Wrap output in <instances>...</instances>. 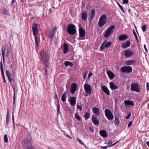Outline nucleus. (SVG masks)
Wrapping results in <instances>:
<instances>
[{"mask_svg":"<svg viewBox=\"0 0 149 149\" xmlns=\"http://www.w3.org/2000/svg\"><path fill=\"white\" fill-rule=\"evenodd\" d=\"M22 140V143L24 149H34L31 143V139L30 136Z\"/></svg>","mask_w":149,"mask_h":149,"instance_id":"1","label":"nucleus"},{"mask_svg":"<svg viewBox=\"0 0 149 149\" xmlns=\"http://www.w3.org/2000/svg\"><path fill=\"white\" fill-rule=\"evenodd\" d=\"M75 26L72 24H69L67 27V31L71 35H74L76 32Z\"/></svg>","mask_w":149,"mask_h":149,"instance_id":"2","label":"nucleus"},{"mask_svg":"<svg viewBox=\"0 0 149 149\" xmlns=\"http://www.w3.org/2000/svg\"><path fill=\"white\" fill-rule=\"evenodd\" d=\"M107 19V15L105 14L103 15L99 19L98 23L99 26L100 27L103 26L106 23Z\"/></svg>","mask_w":149,"mask_h":149,"instance_id":"3","label":"nucleus"},{"mask_svg":"<svg viewBox=\"0 0 149 149\" xmlns=\"http://www.w3.org/2000/svg\"><path fill=\"white\" fill-rule=\"evenodd\" d=\"M115 26L113 25H112L106 31L104 35V36L105 38H107L109 37L111 33L113 32L114 30L115 29Z\"/></svg>","mask_w":149,"mask_h":149,"instance_id":"4","label":"nucleus"},{"mask_svg":"<svg viewBox=\"0 0 149 149\" xmlns=\"http://www.w3.org/2000/svg\"><path fill=\"white\" fill-rule=\"evenodd\" d=\"M6 49H7V51L6 52V57H8L10 54V51L9 48L8 46V45H6L4 47V49H2V54L3 55V62H5V54L6 51Z\"/></svg>","mask_w":149,"mask_h":149,"instance_id":"5","label":"nucleus"},{"mask_svg":"<svg viewBox=\"0 0 149 149\" xmlns=\"http://www.w3.org/2000/svg\"><path fill=\"white\" fill-rule=\"evenodd\" d=\"M47 51L46 50L42 49L40 51V54L42 59L43 61L45 66L47 65Z\"/></svg>","mask_w":149,"mask_h":149,"instance_id":"6","label":"nucleus"},{"mask_svg":"<svg viewBox=\"0 0 149 149\" xmlns=\"http://www.w3.org/2000/svg\"><path fill=\"white\" fill-rule=\"evenodd\" d=\"M140 86L137 83H133L131 85L130 90L137 92H140Z\"/></svg>","mask_w":149,"mask_h":149,"instance_id":"7","label":"nucleus"},{"mask_svg":"<svg viewBox=\"0 0 149 149\" xmlns=\"http://www.w3.org/2000/svg\"><path fill=\"white\" fill-rule=\"evenodd\" d=\"M104 112L108 120H112L113 119V114L110 110L108 109H105Z\"/></svg>","mask_w":149,"mask_h":149,"instance_id":"8","label":"nucleus"},{"mask_svg":"<svg viewBox=\"0 0 149 149\" xmlns=\"http://www.w3.org/2000/svg\"><path fill=\"white\" fill-rule=\"evenodd\" d=\"M123 72L130 73L132 71V68L131 66H124L122 67L120 69Z\"/></svg>","mask_w":149,"mask_h":149,"instance_id":"9","label":"nucleus"},{"mask_svg":"<svg viewBox=\"0 0 149 149\" xmlns=\"http://www.w3.org/2000/svg\"><path fill=\"white\" fill-rule=\"evenodd\" d=\"M111 42H107V41L105 40L102 44L100 47V49L103 50L105 48L109 47L111 45Z\"/></svg>","mask_w":149,"mask_h":149,"instance_id":"10","label":"nucleus"},{"mask_svg":"<svg viewBox=\"0 0 149 149\" xmlns=\"http://www.w3.org/2000/svg\"><path fill=\"white\" fill-rule=\"evenodd\" d=\"M85 91L87 94H90L91 93V86L88 84H85L84 86Z\"/></svg>","mask_w":149,"mask_h":149,"instance_id":"11","label":"nucleus"},{"mask_svg":"<svg viewBox=\"0 0 149 149\" xmlns=\"http://www.w3.org/2000/svg\"><path fill=\"white\" fill-rule=\"evenodd\" d=\"M32 28L33 35H37L38 31V25L35 23L33 24Z\"/></svg>","mask_w":149,"mask_h":149,"instance_id":"12","label":"nucleus"},{"mask_svg":"<svg viewBox=\"0 0 149 149\" xmlns=\"http://www.w3.org/2000/svg\"><path fill=\"white\" fill-rule=\"evenodd\" d=\"M56 29V27L52 29L49 33L48 38L50 39H52L53 38L54 34L55 33Z\"/></svg>","mask_w":149,"mask_h":149,"instance_id":"13","label":"nucleus"},{"mask_svg":"<svg viewBox=\"0 0 149 149\" xmlns=\"http://www.w3.org/2000/svg\"><path fill=\"white\" fill-rule=\"evenodd\" d=\"M133 52L131 50L127 49L125 51V56L126 57H129L133 55Z\"/></svg>","mask_w":149,"mask_h":149,"instance_id":"14","label":"nucleus"},{"mask_svg":"<svg viewBox=\"0 0 149 149\" xmlns=\"http://www.w3.org/2000/svg\"><path fill=\"white\" fill-rule=\"evenodd\" d=\"M33 36H34L35 40V47L37 49H38L40 42V38L37 35H33Z\"/></svg>","mask_w":149,"mask_h":149,"instance_id":"15","label":"nucleus"},{"mask_svg":"<svg viewBox=\"0 0 149 149\" xmlns=\"http://www.w3.org/2000/svg\"><path fill=\"white\" fill-rule=\"evenodd\" d=\"M77 88V85L75 83H72L71 86L70 91L72 94L74 93Z\"/></svg>","mask_w":149,"mask_h":149,"instance_id":"16","label":"nucleus"},{"mask_svg":"<svg viewBox=\"0 0 149 149\" xmlns=\"http://www.w3.org/2000/svg\"><path fill=\"white\" fill-rule=\"evenodd\" d=\"M130 41L129 40H127L122 44L121 47L123 49L126 48L130 46Z\"/></svg>","mask_w":149,"mask_h":149,"instance_id":"17","label":"nucleus"},{"mask_svg":"<svg viewBox=\"0 0 149 149\" xmlns=\"http://www.w3.org/2000/svg\"><path fill=\"white\" fill-rule=\"evenodd\" d=\"M92 119L93 123L95 125H99V121L97 119V117L95 115H93L92 117Z\"/></svg>","mask_w":149,"mask_h":149,"instance_id":"18","label":"nucleus"},{"mask_svg":"<svg viewBox=\"0 0 149 149\" xmlns=\"http://www.w3.org/2000/svg\"><path fill=\"white\" fill-rule=\"evenodd\" d=\"M102 91L107 95H110L109 91L107 88L105 86H103L102 87Z\"/></svg>","mask_w":149,"mask_h":149,"instance_id":"19","label":"nucleus"},{"mask_svg":"<svg viewBox=\"0 0 149 149\" xmlns=\"http://www.w3.org/2000/svg\"><path fill=\"white\" fill-rule=\"evenodd\" d=\"M79 36L81 37H84L85 35V31L82 28H80L79 29Z\"/></svg>","mask_w":149,"mask_h":149,"instance_id":"20","label":"nucleus"},{"mask_svg":"<svg viewBox=\"0 0 149 149\" xmlns=\"http://www.w3.org/2000/svg\"><path fill=\"white\" fill-rule=\"evenodd\" d=\"M128 38V36L126 35L123 34L120 35L118 38L120 40L124 41Z\"/></svg>","mask_w":149,"mask_h":149,"instance_id":"21","label":"nucleus"},{"mask_svg":"<svg viewBox=\"0 0 149 149\" xmlns=\"http://www.w3.org/2000/svg\"><path fill=\"white\" fill-rule=\"evenodd\" d=\"M76 98L75 97H72L70 98V103L72 106L75 105L76 104Z\"/></svg>","mask_w":149,"mask_h":149,"instance_id":"22","label":"nucleus"},{"mask_svg":"<svg viewBox=\"0 0 149 149\" xmlns=\"http://www.w3.org/2000/svg\"><path fill=\"white\" fill-rule=\"evenodd\" d=\"M92 110L96 116H98L100 114V112L99 108L96 107H93L92 109Z\"/></svg>","mask_w":149,"mask_h":149,"instance_id":"23","label":"nucleus"},{"mask_svg":"<svg viewBox=\"0 0 149 149\" xmlns=\"http://www.w3.org/2000/svg\"><path fill=\"white\" fill-rule=\"evenodd\" d=\"M95 10L94 9H93L91 10V14L90 15V20H92L94 18V17H95Z\"/></svg>","mask_w":149,"mask_h":149,"instance_id":"24","label":"nucleus"},{"mask_svg":"<svg viewBox=\"0 0 149 149\" xmlns=\"http://www.w3.org/2000/svg\"><path fill=\"white\" fill-rule=\"evenodd\" d=\"M6 73L8 77L9 80L10 82H12L13 81V79L10 73L8 70H7L6 71Z\"/></svg>","mask_w":149,"mask_h":149,"instance_id":"25","label":"nucleus"},{"mask_svg":"<svg viewBox=\"0 0 149 149\" xmlns=\"http://www.w3.org/2000/svg\"><path fill=\"white\" fill-rule=\"evenodd\" d=\"M110 87L112 90H114L118 88V87L115 85L112 82L110 83Z\"/></svg>","mask_w":149,"mask_h":149,"instance_id":"26","label":"nucleus"},{"mask_svg":"<svg viewBox=\"0 0 149 149\" xmlns=\"http://www.w3.org/2000/svg\"><path fill=\"white\" fill-rule=\"evenodd\" d=\"M100 135L103 137H107V134L106 131L104 130H101L100 131Z\"/></svg>","mask_w":149,"mask_h":149,"instance_id":"27","label":"nucleus"},{"mask_svg":"<svg viewBox=\"0 0 149 149\" xmlns=\"http://www.w3.org/2000/svg\"><path fill=\"white\" fill-rule=\"evenodd\" d=\"M68 93L67 91L65 92L63 95H62L61 96V100L63 102H65L66 100V98L67 97L66 96V94H67Z\"/></svg>","mask_w":149,"mask_h":149,"instance_id":"28","label":"nucleus"},{"mask_svg":"<svg viewBox=\"0 0 149 149\" xmlns=\"http://www.w3.org/2000/svg\"><path fill=\"white\" fill-rule=\"evenodd\" d=\"M136 61L134 60H129L125 62V63L127 65H132V64L135 63Z\"/></svg>","mask_w":149,"mask_h":149,"instance_id":"29","label":"nucleus"},{"mask_svg":"<svg viewBox=\"0 0 149 149\" xmlns=\"http://www.w3.org/2000/svg\"><path fill=\"white\" fill-rule=\"evenodd\" d=\"M64 47V50H63V52L64 54H66L68 49V45L66 43H64L63 45Z\"/></svg>","mask_w":149,"mask_h":149,"instance_id":"30","label":"nucleus"},{"mask_svg":"<svg viewBox=\"0 0 149 149\" xmlns=\"http://www.w3.org/2000/svg\"><path fill=\"white\" fill-rule=\"evenodd\" d=\"M88 17L87 13L85 12L84 11L82 13V19L84 20H86L87 19Z\"/></svg>","mask_w":149,"mask_h":149,"instance_id":"31","label":"nucleus"},{"mask_svg":"<svg viewBox=\"0 0 149 149\" xmlns=\"http://www.w3.org/2000/svg\"><path fill=\"white\" fill-rule=\"evenodd\" d=\"M107 74L111 79H113L114 77V74L111 71H109L107 72Z\"/></svg>","mask_w":149,"mask_h":149,"instance_id":"32","label":"nucleus"},{"mask_svg":"<svg viewBox=\"0 0 149 149\" xmlns=\"http://www.w3.org/2000/svg\"><path fill=\"white\" fill-rule=\"evenodd\" d=\"M124 103L126 105H128L133 106L134 105V104L132 101H131L130 100H125L124 101Z\"/></svg>","mask_w":149,"mask_h":149,"instance_id":"33","label":"nucleus"},{"mask_svg":"<svg viewBox=\"0 0 149 149\" xmlns=\"http://www.w3.org/2000/svg\"><path fill=\"white\" fill-rule=\"evenodd\" d=\"M64 65L66 67H67L68 66H70L71 67L73 65L72 62L68 61H65L64 63Z\"/></svg>","mask_w":149,"mask_h":149,"instance_id":"34","label":"nucleus"},{"mask_svg":"<svg viewBox=\"0 0 149 149\" xmlns=\"http://www.w3.org/2000/svg\"><path fill=\"white\" fill-rule=\"evenodd\" d=\"M120 122V121L119 118L117 116H115L114 120L115 124L116 125H118L119 124Z\"/></svg>","mask_w":149,"mask_h":149,"instance_id":"35","label":"nucleus"},{"mask_svg":"<svg viewBox=\"0 0 149 149\" xmlns=\"http://www.w3.org/2000/svg\"><path fill=\"white\" fill-rule=\"evenodd\" d=\"M75 117L76 119L79 121H81V117L79 115L78 113H75L74 114Z\"/></svg>","mask_w":149,"mask_h":149,"instance_id":"36","label":"nucleus"},{"mask_svg":"<svg viewBox=\"0 0 149 149\" xmlns=\"http://www.w3.org/2000/svg\"><path fill=\"white\" fill-rule=\"evenodd\" d=\"M90 116V114L88 113H85L84 116L86 120H87L89 118Z\"/></svg>","mask_w":149,"mask_h":149,"instance_id":"37","label":"nucleus"},{"mask_svg":"<svg viewBox=\"0 0 149 149\" xmlns=\"http://www.w3.org/2000/svg\"><path fill=\"white\" fill-rule=\"evenodd\" d=\"M8 109V111H7V114L6 123L7 124H8L9 122V116L8 109Z\"/></svg>","mask_w":149,"mask_h":149,"instance_id":"38","label":"nucleus"},{"mask_svg":"<svg viewBox=\"0 0 149 149\" xmlns=\"http://www.w3.org/2000/svg\"><path fill=\"white\" fill-rule=\"evenodd\" d=\"M3 13L6 15H9V13L8 10L6 9H4L3 10Z\"/></svg>","mask_w":149,"mask_h":149,"instance_id":"39","label":"nucleus"},{"mask_svg":"<svg viewBox=\"0 0 149 149\" xmlns=\"http://www.w3.org/2000/svg\"><path fill=\"white\" fill-rule=\"evenodd\" d=\"M4 141L6 143L8 142V138L7 134H5L4 135Z\"/></svg>","mask_w":149,"mask_h":149,"instance_id":"40","label":"nucleus"},{"mask_svg":"<svg viewBox=\"0 0 149 149\" xmlns=\"http://www.w3.org/2000/svg\"><path fill=\"white\" fill-rule=\"evenodd\" d=\"M14 96H13V104L15 105V89H14Z\"/></svg>","mask_w":149,"mask_h":149,"instance_id":"41","label":"nucleus"},{"mask_svg":"<svg viewBox=\"0 0 149 149\" xmlns=\"http://www.w3.org/2000/svg\"><path fill=\"white\" fill-rule=\"evenodd\" d=\"M142 29L143 31H145L146 29V25L144 24L142 27Z\"/></svg>","mask_w":149,"mask_h":149,"instance_id":"42","label":"nucleus"},{"mask_svg":"<svg viewBox=\"0 0 149 149\" xmlns=\"http://www.w3.org/2000/svg\"><path fill=\"white\" fill-rule=\"evenodd\" d=\"M77 108L81 111L82 110V106L81 105H79L78 104L77 105Z\"/></svg>","mask_w":149,"mask_h":149,"instance_id":"43","label":"nucleus"},{"mask_svg":"<svg viewBox=\"0 0 149 149\" xmlns=\"http://www.w3.org/2000/svg\"><path fill=\"white\" fill-rule=\"evenodd\" d=\"M84 75L83 77L84 80H85L87 76V73L84 72Z\"/></svg>","mask_w":149,"mask_h":149,"instance_id":"44","label":"nucleus"},{"mask_svg":"<svg viewBox=\"0 0 149 149\" xmlns=\"http://www.w3.org/2000/svg\"><path fill=\"white\" fill-rule=\"evenodd\" d=\"M118 6H119V7H120V8L121 9V10L123 12H125V11L124 10V9H123V7L121 6L120 5V3H118Z\"/></svg>","mask_w":149,"mask_h":149,"instance_id":"45","label":"nucleus"},{"mask_svg":"<svg viewBox=\"0 0 149 149\" xmlns=\"http://www.w3.org/2000/svg\"><path fill=\"white\" fill-rule=\"evenodd\" d=\"M60 107L59 103V102H58V105H57V112L58 113H59L60 111Z\"/></svg>","mask_w":149,"mask_h":149,"instance_id":"46","label":"nucleus"},{"mask_svg":"<svg viewBox=\"0 0 149 149\" xmlns=\"http://www.w3.org/2000/svg\"><path fill=\"white\" fill-rule=\"evenodd\" d=\"M133 34H134V36H135L136 39L137 41H138V37H137V36L136 35V33H135V31H133Z\"/></svg>","mask_w":149,"mask_h":149,"instance_id":"47","label":"nucleus"},{"mask_svg":"<svg viewBox=\"0 0 149 149\" xmlns=\"http://www.w3.org/2000/svg\"><path fill=\"white\" fill-rule=\"evenodd\" d=\"M131 116V114L130 113H129L127 115V116H126V119H128Z\"/></svg>","mask_w":149,"mask_h":149,"instance_id":"48","label":"nucleus"},{"mask_svg":"<svg viewBox=\"0 0 149 149\" xmlns=\"http://www.w3.org/2000/svg\"><path fill=\"white\" fill-rule=\"evenodd\" d=\"M1 71L2 75H4L3 68H1Z\"/></svg>","mask_w":149,"mask_h":149,"instance_id":"49","label":"nucleus"},{"mask_svg":"<svg viewBox=\"0 0 149 149\" xmlns=\"http://www.w3.org/2000/svg\"><path fill=\"white\" fill-rule=\"evenodd\" d=\"M147 90L148 91L149 90V84L148 82H147L146 84Z\"/></svg>","mask_w":149,"mask_h":149,"instance_id":"50","label":"nucleus"},{"mask_svg":"<svg viewBox=\"0 0 149 149\" xmlns=\"http://www.w3.org/2000/svg\"><path fill=\"white\" fill-rule=\"evenodd\" d=\"M128 2V0H124L123 1V3L124 4H127Z\"/></svg>","mask_w":149,"mask_h":149,"instance_id":"51","label":"nucleus"},{"mask_svg":"<svg viewBox=\"0 0 149 149\" xmlns=\"http://www.w3.org/2000/svg\"><path fill=\"white\" fill-rule=\"evenodd\" d=\"M132 121H130L128 124V127L129 128L130 126L132 125Z\"/></svg>","mask_w":149,"mask_h":149,"instance_id":"52","label":"nucleus"},{"mask_svg":"<svg viewBox=\"0 0 149 149\" xmlns=\"http://www.w3.org/2000/svg\"><path fill=\"white\" fill-rule=\"evenodd\" d=\"M54 97L55 99H57V100H58V97L56 93H55V94L54 96Z\"/></svg>","mask_w":149,"mask_h":149,"instance_id":"53","label":"nucleus"},{"mask_svg":"<svg viewBox=\"0 0 149 149\" xmlns=\"http://www.w3.org/2000/svg\"><path fill=\"white\" fill-rule=\"evenodd\" d=\"M92 74H93L91 72H90L88 74V78L89 79L92 76Z\"/></svg>","mask_w":149,"mask_h":149,"instance_id":"54","label":"nucleus"},{"mask_svg":"<svg viewBox=\"0 0 149 149\" xmlns=\"http://www.w3.org/2000/svg\"><path fill=\"white\" fill-rule=\"evenodd\" d=\"M78 140L80 142V143L83 145H84V144L82 142V141H81V140H80L78 138Z\"/></svg>","mask_w":149,"mask_h":149,"instance_id":"55","label":"nucleus"},{"mask_svg":"<svg viewBox=\"0 0 149 149\" xmlns=\"http://www.w3.org/2000/svg\"><path fill=\"white\" fill-rule=\"evenodd\" d=\"M109 146H102L101 148H102L103 149H106L107 147Z\"/></svg>","mask_w":149,"mask_h":149,"instance_id":"56","label":"nucleus"},{"mask_svg":"<svg viewBox=\"0 0 149 149\" xmlns=\"http://www.w3.org/2000/svg\"><path fill=\"white\" fill-rule=\"evenodd\" d=\"M2 77H3V81H4V83H6V80H5V76H4V75H2Z\"/></svg>","mask_w":149,"mask_h":149,"instance_id":"57","label":"nucleus"},{"mask_svg":"<svg viewBox=\"0 0 149 149\" xmlns=\"http://www.w3.org/2000/svg\"><path fill=\"white\" fill-rule=\"evenodd\" d=\"M0 68H3V64H2V62H1L0 63Z\"/></svg>","mask_w":149,"mask_h":149,"instance_id":"58","label":"nucleus"},{"mask_svg":"<svg viewBox=\"0 0 149 149\" xmlns=\"http://www.w3.org/2000/svg\"><path fill=\"white\" fill-rule=\"evenodd\" d=\"M144 48H145V49L146 50V51L147 52H148V51H147V48L146 47V45H144Z\"/></svg>","mask_w":149,"mask_h":149,"instance_id":"59","label":"nucleus"},{"mask_svg":"<svg viewBox=\"0 0 149 149\" xmlns=\"http://www.w3.org/2000/svg\"><path fill=\"white\" fill-rule=\"evenodd\" d=\"M90 130L92 132H93L94 130L91 127H90L89 128Z\"/></svg>","mask_w":149,"mask_h":149,"instance_id":"60","label":"nucleus"},{"mask_svg":"<svg viewBox=\"0 0 149 149\" xmlns=\"http://www.w3.org/2000/svg\"><path fill=\"white\" fill-rule=\"evenodd\" d=\"M12 120H13V122L14 123V116L13 115V114Z\"/></svg>","mask_w":149,"mask_h":149,"instance_id":"61","label":"nucleus"},{"mask_svg":"<svg viewBox=\"0 0 149 149\" xmlns=\"http://www.w3.org/2000/svg\"><path fill=\"white\" fill-rule=\"evenodd\" d=\"M112 143V142L111 141H109L108 142V143H107V144H111Z\"/></svg>","mask_w":149,"mask_h":149,"instance_id":"62","label":"nucleus"},{"mask_svg":"<svg viewBox=\"0 0 149 149\" xmlns=\"http://www.w3.org/2000/svg\"><path fill=\"white\" fill-rule=\"evenodd\" d=\"M119 141H118L117 142H116V143H114L113 144V145H111L110 146H113L114 145H115V144H116V143H117Z\"/></svg>","mask_w":149,"mask_h":149,"instance_id":"63","label":"nucleus"},{"mask_svg":"<svg viewBox=\"0 0 149 149\" xmlns=\"http://www.w3.org/2000/svg\"><path fill=\"white\" fill-rule=\"evenodd\" d=\"M66 136H67V137L69 138L70 139H72V137L70 136L69 135H67Z\"/></svg>","mask_w":149,"mask_h":149,"instance_id":"64","label":"nucleus"}]
</instances>
